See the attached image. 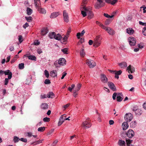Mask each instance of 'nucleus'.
<instances>
[{
	"mask_svg": "<svg viewBox=\"0 0 146 146\" xmlns=\"http://www.w3.org/2000/svg\"><path fill=\"white\" fill-rule=\"evenodd\" d=\"M102 38L100 35L97 36L93 42L92 40V44H93V46L96 48L99 46L101 43Z\"/></svg>",
	"mask_w": 146,
	"mask_h": 146,
	"instance_id": "obj_1",
	"label": "nucleus"
},
{
	"mask_svg": "<svg viewBox=\"0 0 146 146\" xmlns=\"http://www.w3.org/2000/svg\"><path fill=\"white\" fill-rule=\"evenodd\" d=\"M49 37L51 39L54 38L58 40H61L62 38V37L59 34H56L55 32H50L48 34Z\"/></svg>",
	"mask_w": 146,
	"mask_h": 146,
	"instance_id": "obj_2",
	"label": "nucleus"
},
{
	"mask_svg": "<svg viewBox=\"0 0 146 146\" xmlns=\"http://www.w3.org/2000/svg\"><path fill=\"white\" fill-rule=\"evenodd\" d=\"M117 96L116 99L117 101L121 102L123 99V96L121 93H118L117 94L116 93H114L112 96V98L113 100L115 99L116 97Z\"/></svg>",
	"mask_w": 146,
	"mask_h": 146,
	"instance_id": "obj_3",
	"label": "nucleus"
},
{
	"mask_svg": "<svg viewBox=\"0 0 146 146\" xmlns=\"http://www.w3.org/2000/svg\"><path fill=\"white\" fill-rule=\"evenodd\" d=\"M102 26L103 27L102 29L105 30L109 35H113L115 34L114 31L110 27L102 25Z\"/></svg>",
	"mask_w": 146,
	"mask_h": 146,
	"instance_id": "obj_4",
	"label": "nucleus"
},
{
	"mask_svg": "<svg viewBox=\"0 0 146 146\" xmlns=\"http://www.w3.org/2000/svg\"><path fill=\"white\" fill-rule=\"evenodd\" d=\"M82 126L85 129L90 127L91 126L90 121L87 119L86 121L82 123Z\"/></svg>",
	"mask_w": 146,
	"mask_h": 146,
	"instance_id": "obj_5",
	"label": "nucleus"
},
{
	"mask_svg": "<svg viewBox=\"0 0 146 146\" xmlns=\"http://www.w3.org/2000/svg\"><path fill=\"white\" fill-rule=\"evenodd\" d=\"M83 6V9L87 12V14L88 15V18L89 19H91V8H86V7L83 4L82 5Z\"/></svg>",
	"mask_w": 146,
	"mask_h": 146,
	"instance_id": "obj_6",
	"label": "nucleus"
},
{
	"mask_svg": "<svg viewBox=\"0 0 146 146\" xmlns=\"http://www.w3.org/2000/svg\"><path fill=\"white\" fill-rule=\"evenodd\" d=\"M128 40L130 46H134L135 45L136 42L135 38L132 37H129L128 38Z\"/></svg>",
	"mask_w": 146,
	"mask_h": 146,
	"instance_id": "obj_7",
	"label": "nucleus"
},
{
	"mask_svg": "<svg viewBox=\"0 0 146 146\" xmlns=\"http://www.w3.org/2000/svg\"><path fill=\"white\" fill-rule=\"evenodd\" d=\"M133 118V115L130 113H127L124 117L125 119L127 122H130Z\"/></svg>",
	"mask_w": 146,
	"mask_h": 146,
	"instance_id": "obj_8",
	"label": "nucleus"
},
{
	"mask_svg": "<svg viewBox=\"0 0 146 146\" xmlns=\"http://www.w3.org/2000/svg\"><path fill=\"white\" fill-rule=\"evenodd\" d=\"M105 0H97L98 3L96 5V8H99L104 6Z\"/></svg>",
	"mask_w": 146,
	"mask_h": 146,
	"instance_id": "obj_9",
	"label": "nucleus"
},
{
	"mask_svg": "<svg viewBox=\"0 0 146 146\" xmlns=\"http://www.w3.org/2000/svg\"><path fill=\"white\" fill-rule=\"evenodd\" d=\"M126 135L128 137L131 138L134 136L135 133L133 130L130 129L129 130L126 132Z\"/></svg>",
	"mask_w": 146,
	"mask_h": 146,
	"instance_id": "obj_10",
	"label": "nucleus"
},
{
	"mask_svg": "<svg viewBox=\"0 0 146 146\" xmlns=\"http://www.w3.org/2000/svg\"><path fill=\"white\" fill-rule=\"evenodd\" d=\"M63 16L64 21L68 23L69 21V17L68 14L66 12V11L64 10L63 12Z\"/></svg>",
	"mask_w": 146,
	"mask_h": 146,
	"instance_id": "obj_11",
	"label": "nucleus"
},
{
	"mask_svg": "<svg viewBox=\"0 0 146 146\" xmlns=\"http://www.w3.org/2000/svg\"><path fill=\"white\" fill-rule=\"evenodd\" d=\"M101 79L102 82L103 83H106L108 82V78L106 75L104 74H101Z\"/></svg>",
	"mask_w": 146,
	"mask_h": 146,
	"instance_id": "obj_12",
	"label": "nucleus"
},
{
	"mask_svg": "<svg viewBox=\"0 0 146 146\" xmlns=\"http://www.w3.org/2000/svg\"><path fill=\"white\" fill-rule=\"evenodd\" d=\"M127 70L129 73H132L135 72V69L132 66L130 65L127 67Z\"/></svg>",
	"mask_w": 146,
	"mask_h": 146,
	"instance_id": "obj_13",
	"label": "nucleus"
},
{
	"mask_svg": "<svg viewBox=\"0 0 146 146\" xmlns=\"http://www.w3.org/2000/svg\"><path fill=\"white\" fill-rule=\"evenodd\" d=\"M108 84L109 87L113 91L116 90V88L114 84L112 82H108Z\"/></svg>",
	"mask_w": 146,
	"mask_h": 146,
	"instance_id": "obj_14",
	"label": "nucleus"
},
{
	"mask_svg": "<svg viewBox=\"0 0 146 146\" xmlns=\"http://www.w3.org/2000/svg\"><path fill=\"white\" fill-rule=\"evenodd\" d=\"M4 74L5 75H8V79H10L12 77V73L11 72H10V70H7L6 71H4Z\"/></svg>",
	"mask_w": 146,
	"mask_h": 146,
	"instance_id": "obj_15",
	"label": "nucleus"
},
{
	"mask_svg": "<svg viewBox=\"0 0 146 146\" xmlns=\"http://www.w3.org/2000/svg\"><path fill=\"white\" fill-rule=\"evenodd\" d=\"M126 32L129 35H132L133 34L134 31L131 28H129L126 29Z\"/></svg>",
	"mask_w": 146,
	"mask_h": 146,
	"instance_id": "obj_16",
	"label": "nucleus"
},
{
	"mask_svg": "<svg viewBox=\"0 0 146 146\" xmlns=\"http://www.w3.org/2000/svg\"><path fill=\"white\" fill-rule=\"evenodd\" d=\"M129 127L128 123L127 122H124L122 124V127L123 130H126Z\"/></svg>",
	"mask_w": 146,
	"mask_h": 146,
	"instance_id": "obj_17",
	"label": "nucleus"
},
{
	"mask_svg": "<svg viewBox=\"0 0 146 146\" xmlns=\"http://www.w3.org/2000/svg\"><path fill=\"white\" fill-rule=\"evenodd\" d=\"M133 111L135 112V114L136 115H141L142 113V112L140 109L135 110V109H133Z\"/></svg>",
	"mask_w": 146,
	"mask_h": 146,
	"instance_id": "obj_18",
	"label": "nucleus"
},
{
	"mask_svg": "<svg viewBox=\"0 0 146 146\" xmlns=\"http://www.w3.org/2000/svg\"><path fill=\"white\" fill-rule=\"evenodd\" d=\"M66 62V60L64 58H60L58 60V62L60 65H63L65 62Z\"/></svg>",
	"mask_w": 146,
	"mask_h": 146,
	"instance_id": "obj_19",
	"label": "nucleus"
},
{
	"mask_svg": "<svg viewBox=\"0 0 146 146\" xmlns=\"http://www.w3.org/2000/svg\"><path fill=\"white\" fill-rule=\"evenodd\" d=\"M38 11L40 13L43 14H45L46 13V11L44 9L40 7H38Z\"/></svg>",
	"mask_w": 146,
	"mask_h": 146,
	"instance_id": "obj_20",
	"label": "nucleus"
},
{
	"mask_svg": "<svg viewBox=\"0 0 146 146\" xmlns=\"http://www.w3.org/2000/svg\"><path fill=\"white\" fill-rule=\"evenodd\" d=\"M48 30L47 28H44L42 29L41 31V34L44 36L46 35L48 33Z\"/></svg>",
	"mask_w": 146,
	"mask_h": 146,
	"instance_id": "obj_21",
	"label": "nucleus"
},
{
	"mask_svg": "<svg viewBox=\"0 0 146 146\" xmlns=\"http://www.w3.org/2000/svg\"><path fill=\"white\" fill-rule=\"evenodd\" d=\"M118 65L121 68H124L126 67L127 66V63L125 62H122L118 64Z\"/></svg>",
	"mask_w": 146,
	"mask_h": 146,
	"instance_id": "obj_22",
	"label": "nucleus"
},
{
	"mask_svg": "<svg viewBox=\"0 0 146 146\" xmlns=\"http://www.w3.org/2000/svg\"><path fill=\"white\" fill-rule=\"evenodd\" d=\"M24 56L28 57L29 59L34 60H36V58L35 56L31 55L27 56V55H25Z\"/></svg>",
	"mask_w": 146,
	"mask_h": 146,
	"instance_id": "obj_23",
	"label": "nucleus"
},
{
	"mask_svg": "<svg viewBox=\"0 0 146 146\" xmlns=\"http://www.w3.org/2000/svg\"><path fill=\"white\" fill-rule=\"evenodd\" d=\"M85 33V31L84 30H83L81 33H78L77 34V36L78 39L80 38V37H82L83 36L84 34Z\"/></svg>",
	"mask_w": 146,
	"mask_h": 146,
	"instance_id": "obj_24",
	"label": "nucleus"
},
{
	"mask_svg": "<svg viewBox=\"0 0 146 146\" xmlns=\"http://www.w3.org/2000/svg\"><path fill=\"white\" fill-rule=\"evenodd\" d=\"M118 144L119 146H125V142L124 141L120 139L118 141Z\"/></svg>",
	"mask_w": 146,
	"mask_h": 146,
	"instance_id": "obj_25",
	"label": "nucleus"
},
{
	"mask_svg": "<svg viewBox=\"0 0 146 146\" xmlns=\"http://www.w3.org/2000/svg\"><path fill=\"white\" fill-rule=\"evenodd\" d=\"M50 76L53 77H56L57 76V72L56 70H52L50 72Z\"/></svg>",
	"mask_w": 146,
	"mask_h": 146,
	"instance_id": "obj_26",
	"label": "nucleus"
},
{
	"mask_svg": "<svg viewBox=\"0 0 146 146\" xmlns=\"http://www.w3.org/2000/svg\"><path fill=\"white\" fill-rule=\"evenodd\" d=\"M58 12H55L52 13L50 16V18H55L58 16Z\"/></svg>",
	"mask_w": 146,
	"mask_h": 146,
	"instance_id": "obj_27",
	"label": "nucleus"
},
{
	"mask_svg": "<svg viewBox=\"0 0 146 146\" xmlns=\"http://www.w3.org/2000/svg\"><path fill=\"white\" fill-rule=\"evenodd\" d=\"M48 105L46 103H43L41 104V108L44 110L48 108Z\"/></svg>",
	"mask_w": 146,
	"mask_h": 146,
	"instance_id": "obj_28",
	"label": "nucleus"
},
{
	"mask_svg": "<svg viewBox=\"0 0 146 146\" xmlns=\"http://www.w3.org/2000/svg\"><path fill=\"white\" fill-rule=\"evenodd\" d=\"M115 13H116L115 12H113V15H111V16L110 15H108V14L107 13H104V16L105 17H106L112 18L114 16V15H115Z\"/></svg>",
	"mask_w": 146,
	"mask_h": 146,
	"instance_id": "obj_29",
	"label": "nucleus"
},
{
	"mask_svg": "<svg viewBox=\"0 0 146 146\" xmlns=\"http://www.w3.org/2000/svg\"><path fill=\"white\" fill-rule=\"evenodd\" d=\"M47 95V97L49 98H53L54 97V94L52 92H50L48 93Z\"/></svg>",
	"mask_w": 146,
	"mask_h": 146,
	"instance_id": "obj_30",
	"label": "nucleus"
},
{
	"mask_svg": "<svg viewBox=\"0 0 146 146\" xmlns=\"http://www.w3.org/2000/svg\"><path fill=\"white\" fill-rule=\"evenodd\" d=\"M27 14L28 15H30L32 13L33 10L31 8L27 7Z\"/></svg>",
	"mask_w": 146,
	"mask_h": 146,
	"instance_id": "obj_31",
	"label": "nucleus"
},
{
	"mask_svg": "<svg viewBox=\"0 0 146 146\" xmlns=\"http://www.w3.org/2000/svg\"><path fill=\"white\" fill-rule=\"evenodd\" d=\"M66 117V116L65 115H63L61 116L59 119V120L60 121L63 122L64 121V120H65Z\"/></svg>",
	"mask_w": 146,
	"mask_h": 146,
	"instance_id": "obj_32",
	"label": "nucleus"
},
{
	"mask_svg": "<svg viewBox=\"0 0 146 146\" xmlns=\"http://www.w3.org/2000/svg\"><path fill=\"white\" fill-rule=\"evenodd\" d=\"M80 54L82 57H84V56L85 53L84 52V49H82L81 51H80Z\"/></svg>",
	"mask_w": 146,
	"mask_h": 146,
	"instance_id": "obj_33",
	"label": "nucleus"
},
{
	"mask_svg": "<svg viewBox=\"0 0 146 146\" xmlns=\"http://www.w3.org/2000/svg\"><path fill=\"white\" fill-rule=\"evenodd\" d=\"M85 11L84 9H83V7H82V10H81V14L82 15L83 17H85L87 15V12L86 11Z\"/></svg>",
	"mask_w": 146,
	"mask_h": 146,
	"instance_id": "obj_34",
	"label": "nucleus"
},
{
	"mask_svg": "<svg viewBox=\"0 0 146 146\" xmlns=\"http://www.w3.org/2000/svg\"><path fill=\"white\" fill-rule=\"evenodd\" d=\"M62 52L64 54H68V48H64L61 50Z\"/></svg>",
	"mask_w": 146,
	"mask_h": 146,
	"instance_id": "obj_35",
	"label": "nucleus"
},
{
	"mask_svg": "<svg viewBox=\"0 0 146 146\" xmlns=\"http://www.w3.org/2000/svg\"><path fill=\"white\" fill-rule=\"evenodd\" d=\"M45 127H39L38 128V131L42 132L45 130Z\"/></svg>",
	"mask_w": 146,
	"mask_h": 146,
	"instance_id": "obj_36",
	"label": "nucleus"
},
{
	"mask_svg": "<svg viewBox=\"0 0 146 146\" xmlns=\"http://www.w3.org/2000/svg\"><path fill=\"white\" fill-rule=\"evenodd\" d=\"M82 84H78L77 85L76 88L75 90L76 91H78L80 89L81 87Z\"/></svg>",
	"mask_w": 146,
	"mask_h": 146,
	"instance_id": "obj_37",
	"label": "nucleus"
},
{
	"mask_svg": "<svg viewBox=\"0 0 146 146\" xmlns=\"http://www.w3.org/2000/svg\"><path fill=\"white\" fill-rule=\"evenodd\" d=\"M25 18L28 22H30L33 19L30 16L29 17H25Z\"/></svg>",
	"mask_w": 146,
	"mask_h": 146,
	"instance_id": "obj_38",
	"label": "nucleus"
},
{
	"mask_svg": "<svg viewBox=\"0 0 146 146\" xmlns=\"http://www.w3.org/2000/svg\"><path fill=\"white\" fill-rule=\"evenodd\" d=\"M132 141V140H131L128 139H126V142L127 145L128 146L129 145H130L129 144L131 143Z\"/></svg>",
	"mask_w": 146,
	"mask_h": 146,
	"instance_id": "obj_39",
	"label": "nucleus"
},
{
	"mask_svg": "<svg viewBox=\"0 0 146 146\" xmlns=\"http://www.w3.org/2000/svg\"><path fill=\"white\" fill-rule=\"evenodd\" d=\"M24 63H21L19 64V69H22L24 68Z\"/></svg>",
	"mask_w": 146,
	"mask_h": 146,
	"instance_id": "obj_40",
	"label": "nucleus"
},
{
	"mask_svg": "<svg viewBox=\"0 0 146 146\" xmlns=\"http://www.w3.org/2000/svg\"><path fill=\"white\" fill-rule=\"evenodd\" d=\"M54 65L56 67H59L60 66V65H59V62H58V61H55L54 63Z\"/></svg>",
	"mask_w": 146,
	"mask_h": 146,
	"instance_id": "obj_41",
	"label": "nucleus"
},
{
	"mask_svg": "<svg viewBox=\"0 0 146 146\" xmlns=\"http://www.w3.org/2000/svg\"><path fill=\"white\" fill-rule=\"evenodd\" d=\"M142 33L145 36H146V27H144L143 29Z\"/></svg>",
	"mask_w": 146,
	"mask_h": 146,
	"instance_id": "obj_42",
	"label": "nucleus"
},
{
	"mask_svg": "<svg viewBox=\"0 0 146 146\" xmlns=\"http://www.w3.org/2000/svg\"><path fill=\"white\" fill-rule=\"evenodd\" d=\"M136 125V122L135 121H132L130 123V125L132 127H134Z\"/></svg>",
	"mask_w": 146,
	"mask_h": 146,
	"instance_id": "obj_43",
	"label": "nucleus"
},
{
	"mask_svg": "<svg viewBox=\"0 0 146 146\" xmlns=\"http://www.w3.org/2000/svg\"><path fill=\"white\" fill-rule=\"evenodd\" d=\"M96 112L98 115V117L97 119V120L99 122H101V118L100 117V114L99 113L98 111L97 110H96Z\"/></svg>",
	"mask_w": 146,
	"mask_h": 146,
	"instance_id": "obj_44",
	"label": "nucleus"
},
{
	"mask_svg": "<svg viewBox=\"0 0 146 146\" xmlns=\"http://www.w3.org/2000/svg\"><path fill=\"white\" fill-rule=\"evenodd\" d=\"M20 139L18 137L16 136L14 137V140L15 143L18 142L19 140H20Z\"/></svg>",
	"mask_w": 146,
	"mask_h": 146,
	"instance_id": "obj_45",
	"label": "nucleus"
},
{
	"mask_svg": "<svg viewBox=\"0 0 146 146\" xmlns=\"http://www.w3.org/2000/svg\"><path fill=\"white\" fill-rule=\"evenodd\" d=\"M44 74L47 78H48L49 76V73L46 70H45L44 72Z\"/></svg>",
	"mask_w": 146,
	"mask_h": 146,
	"instance_id": "obj_46",
	"label": "nucleus"
},
{
	"mask_svg": "<svg viewBox=\"0 0 146 146\" xmlns=\"http://www.w3.org/2000/svg\"><path fill=\"white\" fill-rule=\"evenodd\" d=\"M86 63L89 66V67L90 68H91V63L90 61L88 60H87L86 61Z\"/></svg>",
	"mask_w": 146,
	"mask_h": 146,
	"instance_id": "obj_47",
	"label": "nucleus"
},
{
	"mask_svg": "<svg viewBox=\"0 0 146 146\" xmlns=\"http://www.w3.org/2000/svg\"><path fill=\"white\" fill-rule=\"evenodd\" d=\"M19 40L20 43H21L23 41L22 36L21 35L19 36Z\"/></svg>",
	"mask_w": 146,
	"mask_h": 146,
	"instance_id": "obj_48",
	"label": "nucleus"
},
{
	"mask_svg": "<svg viewBox=\"0 0 146 146\" xmlns=\"http://www.w3.org/2000/svg\"><path fill=\"white\" fill-rule=\"evenodd\" d=\"M50 119L47 117H45L43 119V121L45 122H48L50 121Z\"/></svg>",
	"mask_w": 146,
	"mask_h": 146,
	"instance_id": "obj_49",
	"label": "nucleus"
},
{
	"mask_svg": "<svg viewBox=\"0 0 146 146\" xmlns=\"http://www.w3.org/2000/svg\"><path fill=\"white\" fill-rule=\"evenodd\" d=\"M111 21L109 19L106 20L105 22V24L106 25H108L110 23Z\"/></svg>",
	"mask_w": 146,
	"mask_h": 146,
	"instance_id": "obj_50",
	"label": "nucleus"
},
{
	"mask_svg": "<svg viewBox=\"0 0 146 146\" xmlns=\"http://www.w3.org/2000/svg\"><path fill=\"white\" fill-rule=\"evenodd\" d=\"M20 139L21 141L25 143H26L27 141V139L25 138H20Z\"/></svg>",
	"mask_w": 146,
	"mask_h": 146,
	"instance_id": "obj_51",
	"label": "nucleus"
},
{
	"mask_svg": "<svg viewBox=\"0 0 146 146\" xmlns=\"http://www.w3.org/2000/svg\"><path fill=\"white\" fill-rule=\"evenodd\" d=\"M44 83L45 84H49L50 83V82L48 79H46L44 81Z\"/></svg>",
	"mask_w": 146,
	"mask_h": 146,
	"instance_id": "obj_52",
	"label": "nucleus"
},
{
	"mask_svg": "<svg viewBox=\"0 0 146 146\" xmlns=\"http://www.w3.org/2000/svg\"><path fill=\"white\" fill-rule=\"evenodd\" d=\"M139 23L141 25L143 26H146V22L143 23L141 21H139Z\"/></svg>",
	"mask_w": 146,
	"mask_h": 146,
	"instance_id": "obj_53",
	"label": "nucleus"
},
{
	"mask_svg": "<svg viewBox=\"0 0 146 146\" xmlns=\"http://www.w3.org/2000/svg\"><path fill=\"white\" fill-rule=\"evenodd\" d=\"M9 79H8V78H6L5 79V85H7L8 83V82H9Z\"/></svg>",
	"mask_w": 146,
	"mask_h": 146,
	"instance_id": "obj_54",
	"label": "nucleus"
},
{
	"mask_svg": "<svg viewBox=\"0 0 146 146\" xmlns=\"http://www.w3.org/2000/svg\"><path fill=\"white\" fill-rule=\"evenodd\" d=\"M96 24L98 25L100 27L102 28V29L103 27L102 26V25H103L100 23H99L98 21H96Z\"/></svg>",
	"mask_w": 146,
	"mask_h": 146,
	"instance_id": "obj_55",
	"label": "nucleus"
},
{
	"mask_svg": "<svg viewBox=\"0 0 146 146\" xmlns=\"http://www.w3.org/2000/svg\"><path fill=\"white\" fill-rule=\"evenodd\" d=\"M77 92L78 91H76V90H74V93L73 94V96L75 98L78 95V93H77Z\"/></svg>",
	"mask_w": 146,
	"mask_h": 146,
	"instance_id": "obj_56",
	"label": "nucleus"
},
{
	"mask_svg": "<svg viewBox=\"0 0 146 146\" xmlns=\"http://www.w3.org/2000/svg\"><path fill=\"white\" fill-rule=\"evenodd\" d=\"M122 71L121 70H119V71H115V74H117L120 75L122 73Z\"/></svg>",
	"mask_w": 146,
	"mask_h": 146,
	"instance_id": "obj_57",
	"label": "nucleus"
},
{
	"mask_svg": "<svg viewBox=\"0 0 146 146\" xmlns=\"http://www.w3.org/2000/svg\"><path fill=\"white\" fill-rule=\"evenodd\" d=\"M117 0H111V4L112 5L114 4L117 2Z\"/></svg>",
	"mask_w": 146,
	"mask_h": 146,
	"instance_id": "obj_58",
	"label": "nucleus"
},
{
	"mask_svg": "<svg viewBox=\"0 0 146 146\" xmlns=\"http://www.w3.org/2000/svg\"><path fill=\"white\" fill-rule=\"evenodd\" d=\"M40 42L38 40L35 41L34 42V44L36 45H38L40 44Z\"/></svg>",
	"mask_w": 146,
	"mask_h": 146,
	"instance_id": "obj_59",
	"label": "nucleus"
},
{
	"mask_svg": "<svg viewBox=\"0 0 146 146\" xmlns=\"http://www.w3.org/2000/svg\"><path fill=\"white\" fill-rule=\"evenodd\" d=\"M58 142V141L57 140H55L53 143V144H52V146H55V145L56 144V143Z\"/></svg>",
	"mask_w": 146,
	"mask_h": 146,
	"instance_id": "obj_60",
	"label": "nucleus"
},
{
	"mask_svg": "<svg viewBox=\"0 0 146 146\" xmlns=\"http://www.w3.org/2000/svg\"><path fill=\"white\" fill-rule=\"evenodd\" d=\"M9 50L11 51H13L14 50V48L13 46H11L10 47Z\"/></svg>",
	"mask_w": 146,
	"mask_h": 146,
	"instance_id": "obj_61",
	"label": "nucleus"
},
{
	"mask_svg": "<svg viewBox=\"0 0 146 146\" xmlns=\"http://www.w3.org/2000/svg\"><path fill=\"white\" fill-rule=\"evenodd\" d=\"M71 31V29L70 28H69L68 29V30L67 32V36H68V35H69Z\"/></svg>",
	"mask_w": 146,
	"mask_h": 146,
	"instance_id": "obj_62",
	"label": "nucleus"
},
{
	"mask_svg": "<svg viewBox=\"0 0 146 146\" xmlns=\"http://www.w3.org/2000/svg\"><path fill=\"white\" fill-rule=\"evenodd\" d=\"M63 73V74L61 78V79H63L64 77L67 74V73H66V72H64Z\"/></svg>",
	"mask_w": 146,
	"mask_h": 146,
	"instance_id": "obj_63",
	"label": "nucleus"
},
{
	"mask_svg": "<svg viewBox=\"0 0 146 146\" xmlns=\"http://www.w3.org/2000/svg\"><path fill=\"white\" fill-rule=\"evenodd\" d=\"M143 108L144 109L146 110V102H145L143 104Z\"/></svg>",
	"mask_w": 146,
	"mask_h": 146,
	"instance_id": "obj_64",
	"label": "nucleus"
}]
</instances>
